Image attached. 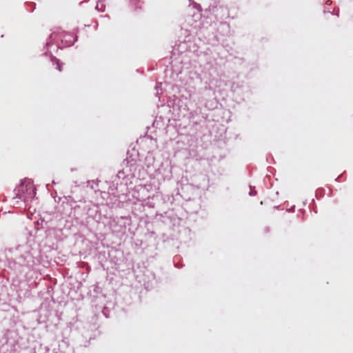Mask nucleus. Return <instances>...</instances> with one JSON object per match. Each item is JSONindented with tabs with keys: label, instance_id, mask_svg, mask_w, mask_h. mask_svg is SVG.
<instances>
[{
	"label": "nucleus",
	"instance_id": "obj_2",
	"mask_svg": "<svg viewBox=\"0 0 353 353\" xmlns=\"http://www.w3.org/2000/svg\"><path fill=\"white\" fill-rule=\"evenodd\" d=\"M43 219H41V221H37L36 225H37V230L43 228Z\"/></svg>",
	"mask_w": 353,
	"mask_h": 353
},
{
	"label": "nucleus",
	"instance_id": "obj_1",
	"mask_svg": "<svg viewBox=\"0 0 353 353\" xmlns=\"http://www.w3.org/2000/svg\"><path fill=\"white\" fill-rule=\"evenodd\" d=\"M33 181L29 179H24L13 191L12 199L18 203L19 201L28 202L34 198L36 192Z\"/></svg>",
	"mask_w": 353,
	"mask_h": 353
}]
</instances>
